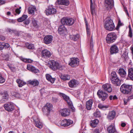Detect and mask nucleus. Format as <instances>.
Masks as SVG:
<instances>
[{"instance_id": "f257e3e1", "label": "nucleus", "mask_w": 133, "mask_h": 133, "mask_svg": "<svg viewBox=\"0 0 133 133\" xmlns=\"http://www.w3.org/2000/svg\"><path fill=\"white\" fill-rule=\"evenodd\" d=\"M105 29L109 31L114 30L115 28V26L112 20L110 18L107 19L104 25Z\"/></svg>"}, {"instance_id": "f03ea898", "label": "nucleus", "mask_w": 133, "mask_h": 133, "mask_svg": "<svg viewBox=\"0 0 133 133\" xmlns=\"http://www.w3.org/2000/svg\"><path fill=\"white\" fill-rule=\"evenodd\" d=\"M132 89V85L123 84L121 86V91L124 94H130L131 93Z\"/></svg>"}, {"instance_id": "7ed1b4c3", "label": "nucleus", "mask_w": 133, "mask_h": 133, "mask_svg": "<svg viewBox=\"0 0 133 133\" xmlns=\"http://www.w3.org/2000/svg\"><path fill=\"white\" fill-rule=\"evenodd\" d=\"M117 38L116 34L114 32H111L108 34L107 35L105 39L108 43L110 44L114 42Z\"/></svg>"}, {"instance_id": "20e7f679", "label": "nucleus", "mask_w": 133, "mask_h": 133, "mask_svg": "<svg viewBox=\"0 0 133 133\" xmlns=\"http://www.w3.org/2000/svg\"><path fill=\"white\" fill-rule=\"evenodd\" d=\"M48 66L54 70L60 69L61 66L59 64L54 60H52L48 62Z\"/></svg>"}, {"instance_id": "39448f33", "label": "nucleus", "mask_w": 133, "mask_h": 133, "mask_svg": "<svg viewBox=\"0 0 133 133\" xmlns=\"http://www.w3.org/2000/svg\"><path fill=\"white\" fill-rule=\"evenodd\" d=\"M61 22L63 24L70 26L74 24V19L72 18L63 17L61 19Z\"/></svg>"}, {"instance_id": "423d86ee", "label": "nucleus", "mask_w": 133, "mask_h": 133, "mask_svg": "<svg viewBox=\"0 0 133 133\" xmlns=\"http://www.w3.org/2000/svg\"><path fill=\"white\" fill-rule=\"evenodd\" d=\"M53 108V105L49 103H47L42 108V111L44 115H48L50 112L52 110Z\"/></svg>"}, {"instance_id": "0eeeda50", "label": "nucleus", "mask_w": 133, "mask_h": 133, "mask_svg": "<svg viewBox=\"0 0 133 133\" xmlns=\"http://www.w3.org/2000/svg\"><path fill=\"white\" fill-rule=\"evenodd\" d=\"M79 59L78 58H70L69 64L72 67H75L79 65Z\"/></svg>"}, {"instance_id": "6e6552de", "label": "nucleus", "mask_w": 133, "mask_h": 133, "mask_svg": "<svg viewBox=\"0 0 133 133\" xmlns=\"http://www.w3.org/2000/svg\"><path fill=\"white\" fill-rule=\"evenodd\" d=\"M104 4L106 10L111 9L114 6V0H105Z\"/></svg>"}, {"instance_id": "1a4fd4ad", "label": "nucleus", "mask_w": 133, "mask_h": 133, "mask_svg": "<svg viewBox=\"0 0 133 133\" xmlns=\"http://www.w3.org/2000/svg\"><path fill=\"white\" fill-rule=\"evenodd\" d=\"M97 94L99 98L103 101H104L108 97V94L101 90H98Z\"/></svg>"}, {"instance_id": "9d476101", "label": "nucleus", "mask_w": 133, "mask_h": 133, "mask_svg": "<svg viewBox=\"0 0 133 133\" xmlns=\"http://www.w3.org/2000/svg\"><path fill=\"white\" fill-rule=\"evenodd\" d=\"M32 118L35 123V125L37 127L41 129L42 127V123L40 121V120L36 115H35L32 117Z\"/></svg>"}, {"instance_id": "9b49d317", "label": "nucleus", "mask_w": 133, "mask_h": 133, "mask_svg": "<svg viewBox=\"0 0 133 133\" xmlns=\"http://www.w3.org/2000/svg\"><path fill=\"white\" fill-rule=\"evenodd\" d=\"M4 107L5 110L8 111H11L14 110V106L11 102H9L4 105Z\"/></svg>"}, {"instance_id": "f8f14e48", "label": "nucleus", "mask_w": 133, "mask_h": 133, "mask_svg": "<svg viewBox=\"0 0 133 133\" xmlns=\"http://www.w3.org/2000/svg\"><path fill=\"white\" fill-rule=\"evenodd\" d=\"M56 9L53 8L51 6H49L45 10V13L47 15L55 14L56 13Z\"/></svg>"}, {"instance_id": "ddd939ff", "label": "nucleus", "mask_w": 133, "mask_h": 133, "mask_svg": "<svg viewBox=\"0 0 133 133\" xmlns=\"http://www.w3.org/2000/svg\"><path fill=\"white\" fill-rule=\"evenodd\" d=\"M107 131L108 133H118L113 124H111L107 127Z\"/></svg>"}, {"instance_id": "4468645a", "label": "nucleus", "mask_w": 133, "mask_h": 133, "mask_svg": "<svg viewBox=\"0 0 133 133\" xmlns=\"http://www.w3.org/2000/svg\"><path fill=\"white\" fill-rule=\"evenodd\" d=\"M60 113L62 116L66 117L70 115V111L69 109L65 108L60 110Z\"/></svg>"}, {"instance_id": "2eb2a0df", "label": "nucleus", "mask_w": 133, "mask_h": 133, "mask_svg": "<svg viewBox=\"0 0 133 133\" xmlns=\"http://www.w3.org/2000/svg\"><path fill=\"white\" fill-rule=\"evenodd\" d=\"M51 55V52L47 49L44 50L42 51L41 56L43 58H49Z\"/></svg>"}, {"instance_id": "dca6fc26", "label": "nucleus", "mask_w": 133, "mask_h": 133, "mask_svg": "<svg viewBox=\"0 0 133 133\" xmlns=\"http://www.w3.org/2000/svg\"><path fill=\"white\" fill-rule=\"evenodd\" d=\"M73 123V121L71 120L65 119L62 121L61 125L64 127H67L72 124Z\"/></svg>"}, {"instance_id": "f3484780", "label": "nucleus", "mask_w": 133, "mask_h": 133, "mask_svg": "<svg viewBox=\"0 0 133 133\" xmlns=\"http://www.w3.org/2000/svg\"><path fill=\"white\" fill-rule=\"evenodd\" d=\"M52 36L51 35H47L43 39L44 42L46 44L51 43L52 40Z\"/></svg>"}, {"instance_id": "a211bd4d", "label": "nucleus", "mask_w": 133, "mask_h": 133, "mask_svg": "<svg viewBox=\"0 0 133 133\" xmlns=\"http://www.w3.org/2000/svg\"><path fill=\"white\" fill-rule=\"evenodd\" d=\"M118 48L115 44L112 45L110 49V52L111 54H116L118 52Z\"/></svg>"}, {"instance_id": "6ab92c4d", "label": "nucleus", "mask_w": 133, "mask_h": 133, "mask_svg": "<svg viewBox=\"0 0 133 133\" xmlns=\"http://www.w3.org/2000/svg\"><path fill=\"white\" fill-rule=\"evenodd\" d=\"M60 96L62 97L67 102L68 105L70 106L72 105V103L70 101L69 98L68 96L66 95L65 94L62 93H60Z\"/></svg>"}, {"instance_id": "aec40b11", "label": "nucleus", "mask_w": 133, "mask_h": 133, "mask_svg": "<svg viewBox=\"0 0 133 133\" xmlns=\"http://www.w3.org/2000/svg\"><path fill=\"white\" fill-rule=\"evenodd\" d=\"M104 90L108 92H111L112 90L111 85L109 84H105L102 86Z\"/></svg>"}, {"instance_id": "412c9836", "label": "nucleus", "mask_w": 133, "mask_h": 133, "mask_svg": "<svg viewBox=\"0 0 133 133\" xmlns=\"http://www.w3.org/2000/svg\"><path fill=\"white\" fill-rule=\"evenodd\" d=\"M26 68L29 71L35 73H38L39 71L38 69L29 64L27 65Z\"/></svg>"}, {"instance_id": "4be33fe9", "label": "nucleus", "mask_w": 133, "mask_h": 133, "mask_svg": "<svg viewBox=\"0 0 133 133\" xmlns=\"http://www.w3.org/2000/svg\"><path fill=\"white\" fill-rule=\"evenodd\" d=\"M116 113L114 111L109 112L107 116V118L108 119L113 120L115 118Z\"/></svg>"}, {"instance_id": "5701e85b", "label": "nucleus", "mask_w": 133, "mask_h": 133, "mask_svg": "<svg viewBox=\"0 0 133 133\" xmlns=\"http://www.w3.org/2000/svg\"><path fill=\"white\" fill-rule=\"evenodd\" d=\"M118 74L122 78H125L127 75L126 71L123 68H121L119 69Z\"/></svg>"}, {"instance_id": "b1692460", "label": "nucleus", "mask_w": 133, "mask_h": 133, "mask_svg": "<svg viewBox=\"0 0 133 133\" xmlns=\"http://www.w3.org/2000/svg\"><path fill=\"white\" fill-rule=\"evenodd\" d=\"M93 102V101L91 99H89L86 102L85 105L87 110H90L91 109Z\"/></svg>"}, {"instance_id": "393cba45", "label": "nucleus", "mask_w": 133, "mask_h": 133, "mask_svg": "<svg viewBox=\"0 0 133 133\" xmlns=\"http://www.w3.org/2000/svg\"><path fill=\"white\" fill-rule=\"evenodd\" d=\"M64 25H61L58 29L59 33L61 35L65 34L66 32V29Z\"/></svg>"}, {"instance_id": "a878e982", "label": "nucleus", "mask_w": 133, "mask_h": 133, "mask_svg": "<svg viewBox=\"0 0 133 133\" xmlns=\"http://www.w3.org/2000/svg\"><path fill=\"white\" fill-rule=\"evenodd\" d=\"M0 94L3 95L2 99L4 101H8L9 98V95L7 91H5L3 92H1Z\"/></svg>"}, {"instance_id": "bb28decb", "label": "nucleus", "mask_w": 133, "mask_h": 133, "mask_svg": "<svg viewBox=\"0 0 133 133\" xmlns=\"http://www.w3.org/2000/svg\"><path fill=\"white\" fill-rule=\"evenodd\" d=\"M112 83L116 86H120L121 84L122 81L117 78L111 81Z\"/></svg>"}, {"instance_id": "cd10ccee", "label": "nucleus", "mask_w": 133, "mask_h": 133, "mask_svg": "<svg viewBox=\"0 0 133 133\" xmlns=\"http://www.w3.org/2000/svg\"><path fill=\"white\" fill-rule=\"evenodd\" d=\"M58 3L59 4L68 6L69 4V2L68 0H58Z\"/></svg>"}, {"instance_id": "c85d7f7f", "label": "nucleus", "mask_w": 133, "mask_h": 133, "mask_svg": "<svg viewBox=\"0 0 133 133\" xmlns=\"http://www.w3.org/2000/svg\"><path fill=\"white\" fill-rule=\"evenodd\" d=\"M77 81L75 79L71 80L69 83V86L71 88L75 87L78 84Z\"/></svg>"}, {"instance_id": "c756f323", "label": "nucleus", "mask_w": 133, "mask_h": 133, "mask_svg": "<svg viewBox=\"0 0 133 133\" xmlns=\"http://www.w3.org/2000/svg\"><path fill=\"white\" fill-rule=\"evenodd\" d=\"M10 46L9 44L8 43H5L4 42H0V50H1L4 48H7Z\"/></svg>"}, {"instance_id": "7c9ffc66", "label": "nucleus", "mask_w": 133, "mask_h": 133, "mask_svg": "<svg viewBox=\"0 0 133 133\" xmlns=\"http://www.w3.org/2000/svg\"><path fill=\"white\" fill-rule=\"evenodd\" d=\"M90 9L91 14L93 16L95 12V5L92 3V0H90Z\"/></svg>"}, {"instance_id": "2f4dec72", "label": "nucleus", "mask_w": 133, "mask_h": 133, "mask_svg": "<svg viewBox=\"0 0 133 133\" xmlns=\"http://www.w3.org/2000/svg\"><path fill=\"white\" fill-rule=\"evenodd\" d=\"M36 10V9L35 6H30L28 8V13L29 14H34V11Z\"/></svg>"}, {"instance_id": "473e14b6", "label": "nucleus", "mask_w": 133, "mask_h": 133, "mask_svg": "<svg viewBox=\"0 0 133 133\" xmlns=\"http://www.w3.org/2000/svg\"><path fill=\"white\" fill-rule=\"evenodd\" d=\"M98 122V120L96 119L91 121L90 122V126L92 127L95 128L97 125Z\"/></svg>"}, {"instance_id": "72a5a7b5", "label": "nucleus", "mask_w": 133, "mask_h": 133, "mask_svg": "<svg viewBox=\"0 0 133 133\" xmlns=\"http://www.w3.org/2000/svg\"><path fill=\"white\" fill-rule=\"evenodd\" d=\"M128 76L131 80L133 81V69L132 68H131L128 69Z\"/></svg>"}, {"instance_id": "f704fd0d", "label": "nucleus", "mask_w": 133, "mask_h": 133, "mask_svg": "<svg viewBox=\"0 0 133 133\" xmlns=\"http://www.w3.org/2000/svg\"><path fill=\"white\" fill-rule=\"evenodd\" d=\"M16 82L18 84V86L19 87H22L23 85L26 84V83L19 79H17L16 80Z\"/></svg>"}, {"instance_id": "c9c22d12", "label": "nucleus", "mask_w": 133, "mask_h": 133, "mask_svg": "<svg viewBox=\"0 0 133 133\" xmlns=\"http://www.w3.org/2000/svg\"><path fill=\"white\" fill-rule=\"evenodd\" d=\"M46 78L47 80L50 81L51 83H54L55 79L54 78H52L51 76L49 74L46 75Z\"/></svg>"}, {"instance_id": "e433bc0d", "label": "nucleus", "mask_w": 133, "mask_h": 133, "mask_svg": "<svg viewBox=\"0 0 133 133\" xmlns=\"http://www.w3.org/2000/svg\"><path fill=\"white\" fill-rule=\"evenodd\" d=\"M60 78L61 79L64 81L68 80L70 79L69 76L68 75H61L60 76Z\"/></svg>"}, {"instance_id": "4c0bfd02", "label": "nucleus", "mask_w": 133, "mask_h": 133, "mask_svg": "<svg viewBox=\"0 0 133 133\" xmlns=\"http://www.w3.org/2000/svg\"><path fill=\"white\" fill-rule=\"evenodd\" d=\"M29 83L34 86H35L38 85L39 84V82L38 81L36 80H34L32 81H30Z\"/></svg>"}, {"instance_id": "58836bf2", "label": "nucleus", "mask_w": 133, "mask_h": 133, "mask_svg": "<svg viewBox=\"0 0 133 133\" xmlns=\"http://www.w3.org/2000/svg\"><path fill=\"white\" fill-rule=\"evenodd\" d=\"M21 60L23 62L26 63H31L33 62V60L30 59L25 58H22Z\"/></svg>"}, {"instance_id": "ea45409f", "label": "nucleus", "mask_w": 133, "mask_h": 133, "mask_svg": "<svg viewBox=\"0 0 133 133\" xmlns=\"http://www.w3.org/2000/svg\"><path fill=\"white\" fill-rule=\"evenodd\" d=\"M98 108L102 110H104L108 108V107L107 105H104L101 103H99L98 106Z\"/></svg>"}, {"instance_id": "a19ab883", "label": "nucleus", "mask_w": 133, "mask_h": 133, "mask_svg": "<svg viewBox=\"0 0 133 133\" xmlns=\"http://www.w3.org/2000/svg\"><path fill=\"white\" fill-rule=\"evenodd\" d=\"M79 37V34H77L75 35H71L70 36V38H71L74 41H76L78 40Z\"/></svg>"}, {"instance_id": "79ce46f5", "label": "nucleus", "mask_w": 133, "mask_h": 133, "mask_svg": "<svg viewBox=\"0 0 133 133\" xmlns=\"http://www.w3.org/2000/svg\"><path fill=\"white\" fill-rule=\"evenodd\" d=\"M111 81L118 78L116 74V72L115 71L112 72L111 74Z\"/></svg>"}, {"instance_id": "37998d69", "label": "nucleus", "mask_w": 133, "mask_h": 133, "mask_svg": "<svg viewBox=\"0 0 133 133\" xmlns=\"http://www.w3.org/2000/svg\"><path fill=\"white\" fill-rule=\"evenodd\" d=\"M26 46L27 48L29 49H33L34 48V46L33 44H30L28 43H26Z\"/></svg>"}, {"instance_id": "c03bdc74", "label": "nucleus", "mask_w": 133, "mask_h": 133, "mask_svg": "<svg viewBox=\"0 0 133 133\" xmlns=\"http://www.w3.org/2000/svg\"><path fill=\"white\" fill-rule=\"evenodd\" d=\"M94 116L97 117H99L101 116L100 111L98 110H96L94 114Z\"/></svg>"}, {"instance_id": "a18cd8bd", "label": "nucleus", "mask_w": 133, "mask_h": 133, "mask_svg": "<svg viewBox=\"0 0 133 133\" xmlns=\"http://www.w3.org/2000/svg\"><path fill=\"white\" fill-rule=\"evenodd\" d=\"M85 23L86 28L87 30V34L88 36L90 35V28L88 26V24L87 22L86 19H85Z\"/></svg>"}, {"instance_id": "49530a36", "label": "nucleus", "mask_w": 133, "mask_h": 133, "mask_svg": "<svg viewBox=\"0 0 133 133\" xmlns=\"http://www.w3.org/2000/svg\"><path fill=\"white\" fill-rule=\"evenodd\" d=\"M21 7H19V8L16 9L15 10V13H14V15H16V14L19 15V14L21 12Z\"/></svg>"}, {"instance_id": "de8ad7c7", "label": "nucleus", "mask_w": 133, "mask_h": 133, "mask_svg": "<svg viewBox=\"0 0 133 133\" xmlns=\"http://www.w3.org/2000/svg\"><path fill=\"white\" fill-rule=\"evenodd\" d=\"M129 32L128 36L129 37H132V31L130 25L129 26Z\"/></svg>"}, {"instance_id": "09e8293b", "label": "nucleus", "mask_w": 133, "mask_h": 133, "mask_svg": "<svg viewBox=\"0 0 133 133\" xmlns=\"http://www.w3.org/2000/svg\"><path fill=\"white\" fill-rule=\"evenodd\" d=\"M109 98L110 100H115L117 99V97L116 95H115L114 96L110 95L109 97Z\"/></svg>"}, {"instance_id": "8fccbe9b", "label": "nucleus", "mask_w": 133, "mask_h": 133, "mask_svg": "<svg viewBox=\"0 0 133 133\" xmlns=\"http://www.w3.org/2000/svg\"><path fill=\"white\" fill-rule=\"evenodd\" d=\"M93 131V133H100V130L99 129H95Z\"/></svg>"}, {"instance_id": "3c124183", "label": "nucleus", "mask_w": 133, "mask_h": 133, "mask_svg": "<svg viewBox=\"0 0 133 133\" xmlns=\"http://www.w3.org/2000/svg\"><path fill=\"white\" fill-rule=\"evenodd\" d=\"M5 79L3 77L0 78V83H3L5 81Z\"/></svg>"}, {"instance_id": "603ef678", "label": "nucleus", "mask_w": 133, "mask_h": 133, "mask_svg": "<svg viewBox=\"0 0 133 133\" xmlns=\"http://www.w3.org/2000/svg\"><path fill=\"white\" fill-rule=\"evenodd\" d=\"M22 18L24 21L28 17V16L26 15H24L21 17Z\"/></svg>"}, {"instance_id": "864d4df0", "label": "nucleus", "mask_w": 133, "mask_h": 133, "mask_svg": "<svg viewBox=\"0 0 133 133\" xmlns=\"http://www.w3.org/2000/svg\"><path fill=\"white\" fill-rule=\"evenodd\" d=\"M24 24L25 25H27L29 23V21L28 20H26L25 21H24L23 22Z\"/></svg>"}, {"instance_id": "5fc2aeb1", "label": "nucleus", "mask_w": 133, "mask_h": 133, "mask_svg": "<svg viewBox=\"0 0 133 133\" xmlns=\"http://www.w3.org/2000/svg\"><path fill=\"white\" fill-rule=\"evenodd\" d=\"M132 99H133V94L128 97V100L129 101Z\"/></svg>"}, {"instance_id": "6e6d98bb", "label": "nucleus", "mask_w": 133, "mask_h": 133, "mask_svg": "<svg viewBox=\"0 0 133 133\" xmlns=\"http://www.w3.org/2000/svg\"><path fill=\"white\" fill-rule=\"evenodd\" d=\"M8 21L10 23H15V21L13 19H9Z\"/></svg>"}, {"instance_id": "4d7b16f0", "label": "nucleus", "mask_w": 133, "mask_h": 133, "mask_svg": "<svg viewBox=\"0 0 133 133\" xmlns=\"http://www.w3.org/2000/svg\"><path fill=\"white\" fill-rule=\"evenodd\" d=\"M17 21L19 22H21L23 21L24 20L21 17H20L17 19Z\"/></svg>"}, {"instance_id": "13d9d810", "label": "nucleus", "mask_w": 133, "mask_h": 133, "mask_svg": "<svg viewBox=\"0 0 133 133\" xmlns=\"http://www.w3.org/2000/svg\"><path fill=\"white\" fill-rule=\"evenodd\" d=\"M123 23H122L120 20H119L118 21V25L120 26L123 25Z\"/></svg>"}, {"instance_id": "bf43d9fd", "label": "nucleus", "mask_w": 133, "mask_h": 133, "mask_svg": "<svg viewBox=\"0 0 133 133\" xmlns=\"http://www.w3.org/2000/svg\"><path fill=\"white\" fill-rule=\"evenodd\" d=\"M5 39V37L3 36H0V40L4 41Z\"/></svg>"}, {"instance_id": "052dcab7", "label": "nucleus", "mask_w": 133, "mask_h": 133, "mask_svg": "<svg viewBox=\"0 0 133 133\" xmlns=\"http://www.w3.org/2000/svg\"><path fill=\"white\" fill-rule=\"evenodd\" d=\"M5 2L4 1L0 0V5H1L5 4Z\"/></svg>"}, {"instance_id": "680f3d73", "label": "nucleus", "mask_w": 133, "mask_h": 133, "mask_svg": "<svg viewBox=\"0 0 133 133\" xmlns=\"http://www.w3.org/2000/svg\"><path fill=\"white\" fill-rule=\"evenodd\" d=\"M126 125L125 123L124 122H122L121 124V127H124Z\"/></svg>"}, {"instance_id": "e2e57ef3", "label": "nucleus", "mask_w": 133, "mask_h": 133, "mask_svg": "<svg viewBox=\"0 0 133 133\" xmlns=\"http://www.w3.org/2000/svg\"><path fill=\"white\" fill-rule=\"evenodd\" d=\"M14 96L16 97H19L20 95L19 94L17 93L16 94L14 95Z\"/></svg>"}, {"instance_id": "0e129e2a", "label": "nucleus", "mask_w": 133, "mask_h": 133, "mask_svg": "<svg viewBox=\"0 0 133 133\" xmlns=\"http://www.w3.org/2000/svg\"><path fill=\"white\" fill-rule=\"evenodd\" d=\"M130 49L131 51V53L132 54V59H133V46H131L130 47Z\"/></svg>"}, {"instance_id": "69168bd1", "label": "nucleus", "mask_w": 133, "mask_h": 133, "mask_svg": "<svg viewBox=\"0 0 133 133\" xmlns=\"http://www.w3.org/2000/svg\"><path fill=\"white\" fill-rule=\"evenodd\" d=\"M92 37H91V41L90 42V47L91 48L93 46V44L92 43Z\"/></svg>"}, {"instance_id": "338daca9", "label": "nucleus", "mask_w": 133, "mask_h": 133, "mask_svg": "<svg viewBox=\"0 0 133 133\" xmlns=\"http://www.w3.org/2000/svg\"><path fill=\"white\" fill-rule=\"evenodd\" d=\"M5 57H6V58H5V59L6 61H7L8 60L9 56L8 55H6L5 56Z\"/></svg>"}, {"instance_id": "774afa93", "label": "nucleus", "mask_w": 133, "mask_h": 133, "mask_svg": "<svg viewBox=\"0 0 133 133\" xmlns=\"http://www.w3.org/2000/svg\"><path fill=\"white\" fill-rule=\"evenodd\" d=\"M7 30L8 32H14V31L13 30H12L11 29H8Z\"/></svg>"}]
</instances>
